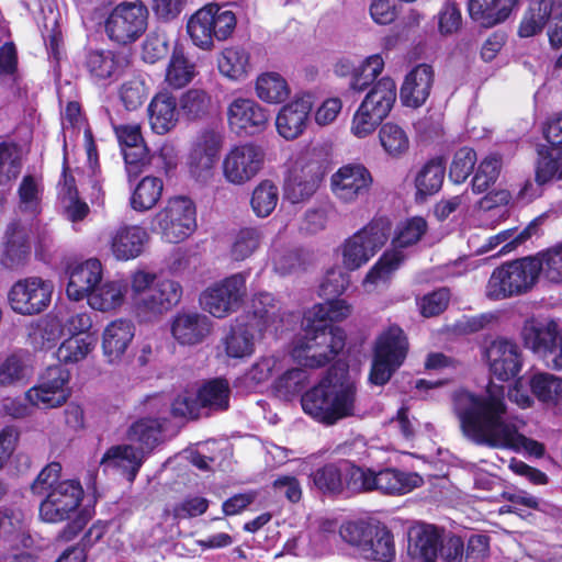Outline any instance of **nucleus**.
<instances>
[{
  "mask_svg": "<svg viewBox=\"0 0 562 562\" xmlns=\"http://www.w3.org/2000/svg\"><path fill=\"white\" fill-rule=\"evenodd\" d=\"M505 397V387L493 383L481 395L457 391L453 409L464 436L476 445L542 457L543 445L519 432L516 420L508 414Z\"/></svg>",
  "mask_w": 562,
  "mask_h": 562,
  "instance_id": "f257e3e1",
  "label": "nucleus"
},
{
  "mask_svg": "<svg viewBox=\"0 0 562 562\" xmlns=\"http://www.w3.org/2000/svg\"><path fill=\"white\" fill-rule=\"evenodd\" d=\"M351 313L345 300H327L315 304L304 315V335L294 341L293 359L306 368L327 364L345 347V331L331 327L329 322H340Z\"/></svg>",
  "mask_w": 562,
  "mask_h": 562,
  "instance_id": "f03ea898",
  "label": "nucleus"
},
{
  "mask_svg": "<svg viewBox=\"0 0 562 562\" xmlns=\"http://www.w3.org/2000/svg\"><path fill=\"white\" fill-rule=\"evenodd\" d=\"M357 385L345 367H333L317 385L302 396L303 411L331 426L357 414Z\"/></svg>",
  "mask_w": 562,
  "mask_h": 562,
  "instance_id": "7ed1b4c3",
  "label": "nucleus"
},
{
  "mask_svg": "<svg viewBox=\"0 0 562 562\" xmlns=\"http://www.w3.org/2000/svg\"><path fill=\"white\" fill-rule=\"evenodd\" d=\"M131 300L137 318L153 322L172 310L182 297V286L171 279L136 270L130 277Z\"/></svg>",
  "mask_w": 562,
  "mask_h": 562,
  "instance_id": "20e7f679",
  "label": "nucleus"
},
{
  "mask_svg": "<svg viewBox=\"0 0 562 562\" xmlns=\"http://www.w3.org/2000/svg\"><path fill=\"white\" fill-rule=\"evenodd\" d=\"M427 231L428 224L422 216H414L400 222L391 240L392 249L385 251L369 270L363 280V286L371 291L372 288L386 285L405 259L402 250L419 243Z\"/></svg>",
  "mask_w": 562,
  "mask_h": 562,
  "instance_id": "39448f33",
  "label": "nucleus"
},
{
  "mask_svg": "<svg viewBox=\"0 0 562 562\" xmlns=\"http://www.w3.org/2000/svg\"><path fill=\"white\" fill-rule=\"evenodd\" d=\"M541 265L533 257L514 260L496 268L486 285V296L503 300L528 292L536 283Z\"/></svg>",
  "mask_w": 562,
  "mask_h": 562,
  "instance_id": "423d86ee",
  "label": "nucleus"
},
{
  "mask_svg": "<svg viewBox=\"0 0 562 562\" xmlns=\"http://www.w3.org/2000/svg\"><path fill=\"white\" fill-rule=\"evenodd\" d=\"M236 27V18L231 10L211 3L195 11L187 23L188 34L193 44L202 49H211L214 40L224 41Z\"/></svg>",
  "mask_w": 562,
  "mask_h": 562,
  "instance_id": "0eeeda50",
  "label": "nucleus"
},
{
  "mask_svg": "<svg viewBox=\"0 0 562 562\" xmlns=\"http://www.w3.org/2000/svg\"><path fill=\"white\" fill-rule=\"evenodd\" d=\"M408 351V341L398 326H390L380 334L374 345L369 374L370 383L386 384L394 372L403 364Z\"/></svg>",
  "mask_w": 562,
  "mask_h": 562,
  "instance_id": "6e6552de",
  "label": "nucleus"
},
{
  "mask_svg": "<svg viewBox=\"0 0 562 562\" xmlns=\"http://www.w3.org/2000/svg\"><path fill=\"white\" fill-rule=\"evenodd\" d=\"M390 233L389 218L379 217L347 238L340 247L344 268L353 271L366 265L384 246Z\"/></svg>",
  "mask_w": 562,
  "mask_h": 562,
  "instance_id": "1a4fd4ad",
  "label": "nucleus"
},
{
  "mask_svg": "<svg viewBox=\"0 0 562 562\" xmlns=\"http://www.w3.org/2000/svg\"><path fill=\"white\" fill-rule=\"evenodd\" d=\"M149 11L144 2L122 1L108 14L104 31L119 45L136 42L147 30Z\"/></svg>",
  "mask_w": 562,
  "mask_h": 562,
  "instance_id": "9d476101",
  "label": "nucleus"
},
{
  "mask_svg": "<svg viewBox=\"0 0 562 562\" xmlns=\"http://www.w3.org/2000/svg\"><path fill=\"white\" fill-rule=\"evenodd\" d=\"M194 203L186 196L168 200L151 221V229L158 231L169 243H179L188 238L196 228Z\"/></svg>",
  "mask_w": 562,
  "mask_h": 562,
  "instance_id": "9b49d317",
  "label": "nucleus"
},
{
  "mask_svg": "<svg viewBox=\"0 0 562 562\" xmlns=\"http://www.w3.org/2000/svg\"><path fill=\"white\" fill-rule=\"evenodd\" d=\"M248 272L234 273L205 289L200 295V305L217 318L236 312L247 296Z\"/></svg>",
  "mask_w": 562,
  "mask_h": 562,
  "instance_id": "f8f14e48",
  "label": "nucleus"
},
{
  "mask_svg": "<svg viewBox=\"0 0 562 562\" xmlns=\"http://www.w3.org/2000/svg\"><path fill=\"white\" fill-rule=\"evenodd\" d=\"M521 338L527 348L541 357L548 367L562 369V335L553 321L525 322Z\"/></svg>",
  "mask_w": 562,
  "mask_h": 562,
  "instance_id": "ddd939ff",
  "label": "nucleus"
},
{
  "mask_svg": "<svg viewBox=\"0 0 562 562\" xmlns=\"http://www.w3.org/2000/svg\"><path fill=\"white\" fill-rule=\"evenodd\" d=\"M222 146L223 136L214 128H203L195 135L187 158L188 171L194 180L206 183L213 178Z\"/></svg>",
  "mask_w": 562,
  "mask_h": 562,
  "instance_id": "4468645a",
  "label": "nucleus"
},
{
  "mask_svg": "<svg viewBox=\"0 0 562 562\" xmlns=\"http://www.w3.org/2000/svg\"><path fill=\"white\" fill-rule=\"evenodd\" d=\"M83 490L76 480H64L45 494L40 504V517L45 522H61L78 510Z\"/></svg>",
  "mask_w": 562,
  "mask_h": 562,
  "instance_id": "2eb2a0df",
  "label": "nucleus"
},
{
  "mask_svg": "<svg viewBox=\"0 0 562 562\" xmlns=\"http://www.w3.org/2000/svg\"><path fill=\"white\" fill-rule=\"evenodd\" d=\"M372 184L373 177L362 164L344 165L330 177L333 195L345 204H352L369 196Z\"/></svg>",
  "mask_w": 562,
  "mask_h": 562,
  "instance_id": "dca6fc26",
  "label": "nucleus"
},
{
  "mask_svg": "<svg viewBox=\"0 0 562 562\" xmlns=\"http://www.w3.org/2000/svg\"><path fill=\"white\" fill-rule=\"evenodd\" d=\"M263 149L252 143L234 146L225 155L222 164L225 180L243 186L255 178L262 168Z\"/></svg>",
  "mask_w": 562,
  "mask_h": 562,
  "instance_id": "f3484780",
  "label": "nucleus"
},
{
  "mask_svg": "<svg viewBox=\"0 0 562 562\" xmlns=\"http://www.w3.org/2000/svg\"><path fill=\"white\" fill-rule=\"evenodd\" d=\"M53 284L38 277L16 281L9 291L11 308L22 315H34L44 311L50 303Z\"/></svg>",
  "mask_w": 562,
  "mask_h": 562,
  "instance_id": "a211bd4d",
  "label": "nucleus"
},
{
  "mask_svg": "<svg viewBox=\"0 0 562 562\" xmlns=\"http://www.w3.org/2000/svg\"><path fill=\"white\" fill-rule=\"evenodd\" d=\"M155 417H143L134 422L126 430V439L145 454L178 432V426L162 416L161 409H150Z\"/></svg>",
  "mask_w": 562,
  "mask_h": 562,
  "instance_id": "6ab92c4d",
  "label": "nucleus"
},
{
  "mask_svg": "<svg viewBox=\"0 0 562 562\" xmlns=\"http://www.w3.org/2000/svg\"><path fill=\"white\" fill-rule=\"evenodd\" d=\"M485 357L491 373L501 381L515 378L524 363L519 346L505 338L493 340L485 349Z\"/></svg>",
  "mask_w": 562,
  "mask_h": 562,
  "instance_id": "aec40b11",
  "label": "nucleus"
},
{
  "mask_svg": "<svg viewBox=\"0 0 562 562\" xmlns=\"http://www.w3.org/2000/svg\"><path fill=\"white\" fill-rule=\"evenodd\" d=\"M228 123L236 133L255 135L262 132L269 122V112L251 99L234 100L227 111Z\"/></svg>",
  "mask_w": 562,
  "mask_h": 562,
  "instance_id": "412c9836",
  "label": "nucleus"
},
{
  "mask_svg": "<svg viewBox=\"0 0 562 562\" xmlns=\"http://www.w3.org/2000/svg\"><path fill=\"white\" fill-rule=\"evenodd\" d=\"M322 179L323 171L318 162H296L285 181L284 195L291 203L304 202L314 195Z\"/></svg>",
  "mask_w": 562,
  "mask_h": 562,
  "instance_id": "4be33fe9",
  "label": "nucleus"
},
{
  "mask_svg": "<svg viewBox=\"0 0 562 562\" xmlns=\"http://www.w3.org/2000/svg\"><path fill=\"white\" fill-rule=\"evenodd\" d=\"M440 529L434 525L419 524L407 532L405 562H435L438 558Z\"/></svg>",
  "mask_w": 562,
  "mask_h": 562,
  "instance_id": "5701e85b",
  "label": "nucleus"
},
{
  "mask_svg": "<svg viewBox=\"0 0 562 562\" xmlns=\"http://www.w3.org/2000/svg\"><path fill=\"white\" fill-rule=\"evenodd\" d=\"M213 323L198 312H179L171 322L172 337L183 346L201 344L212 331Z\"/></svg>",
  "mask_w": 562,
  "mask_h": 562,
  "instance_id": "b1692460",
  "label": "nucleus"
},
{
  "mask_svg": "<svg viewBox=\"0 0 562 562\" xmlns=\"http://www.w3.org/2000/svg\"><path fill=\"white\" fill-rule=\"evenodd\" d=\"M148 239L149 235L145 228L138 225H122L110 233L108 243L117 260H131L140 256Z\"/></svg>",
  "mask_w": 562,
  "mask_h": 562,
  "instance_id": "393cba45",
  "label": "nucleus"
},
{
  "mask_svg": "<svg viewBox=\"0 0 562 562\" xmlns=\"http://www.w3.org/2000/svg\"><path fill=\"white\" fill-rule=\"evenodd\" d=\"M33 228H35L33 224L23 223L22 220L13 221L8 225L4 251L1 258L4 267L15 269L25 263L31 252L29 233Z\"/></svg>",
  "mask_w": 562,
  "mask_h": 562,
  "instance_id": "a878e982",
  "label": "nucleus"
},
{
  "mask_svg": "<svg viewBox=\"0 0 562 562\" xmlns=\"http://www.w3.org/2000/svg\"><path fill=\"white\" fill-rule=\"evenodd\" d=\"M147 454L132 443L116 445L106 450L101 459L104 470L119 471L128 482H133L139 472Z\"/></svg>",
  "mask_w": 562,
  "mask_h": 562,
  "instance_id": "bb28decb",
  "label": "nucleus"
},
{
  "mask_svg": "<svg viewBox=\"0 0 562 562\" xmlns=\"http://www.w3.org/2000/svg\"><path fill=\"white\" fill-rule=\"evenodd\" d=\"M434 83L432 67L420 64L414 67L405 77L401 87V100L404 105L411 108L422 106L430 94Z\"/></svg>",
  "mask_w": 562,
  "mask_h": 562,
  "instance_id": "cd10ccee",
  "label": "nucleus"
},
{
  "mask_svg": "<svg viewBox=\"0 0 562 562\" xmlns=\"http://www.w3.org/2000/svg\"><path fill=\"white\" fill-rule=\"evenodd\" d=\"M311 109L310 98H299L284 105L276 120L279 134L285 139L299 137L305 128Z\"/></svg>",
  "mask_w": 562,
  "mask_h": 562,
  "instance_id": "c85d7f7f",
  "label": "nucleus"
},
{
  "mask_svg": "<svg viewBox=\"0 0 562 562\" xmlns=\"http://www.w3.org/2000/svg\"><path fill=\"white\" fill-rule=\"evenodd\" d=\"M102 279V265L98 259H89L70 270L67 295L74 301L87 297Z\"/></svg>",
  "mask_w": 562,
  "mask_h": 562,
  "instance_id": "c756f323",
  "label": "nucleus"
},
{
  "mask_svg": "<svg viewBox=\"0 0 562 562\" xmlns=\"http://www.w3.org/2000/svg\"><path fill=\"white\" fill-rule=\"evenodd\" d=\"M149 124L158 135H165L178 123L177 99L167 91L157 93L148 105Z\"/></svg>",
  "mask_w": 562,
  "mask_h": 562,
  "instance_id": "7c9ffc66",
  "label": "nucleus"
},
{
  "mask_svg": "<svg viewBox=\"0 0 562 562\" xmlns=\"http://www.w3.org/2000/svg\"><path fill=\"white\" fill-rule=\"evenodd\" d=\"M135 327L131 321L117 319L106 326L103 333V353L110 363L117 362L126 352Z\"/></svg>",
  "mask_w": 562,
  "mask_h": 562,
  "instance_id": "2f4dec72",
  "label": "nucleus"
},
{
  "mask_svg": "<svg viewBox=\"0 0 562 562\" xmlns=\"http://www.w3.org/2000/svg\"><path fill=\"white\" fill-rule=\"evenodd\" d=\"M417 473H406L395 469L374 472L373 490L387 495H403L423 484Z\"/></svg>",
  "mask_w": 562,
  "mask_h": 562,
  "instance_id": "473e14b6",
  "label": "nucleus"
},
{
  "mask_svg": "<svg viewBox=\"0 0 562 562\" xmlns=\"http://www.w3.org/2000/svg\"><path fill=\"white\" fill-rule=\"evenodd\" d=\"M514 0H469L470 16L483 27L504 22L512 13Z\"/></svg>",
  "mask_w": 562,
  "mask_h": 562,
  "instance_id": "72a5a7b5",
  "label": "nucleus"
},
{
  "mask_svg": "<svg viewBox=\"0 0 562 562\" xmlns=\"http://www.w3.org/2000/svg\"><path fill=\"white\" fill-rule=\"evenodd\" d=\"M32 373V358L26 350H16L0 360V385L11 386L23 383Z\"/></svg>",
  "mask_w": 562,
  "mask_h": 562,
  "instance_id": "f704fd0d",
  "label": "nucleus"
},
{
  "mask_svg": "<svg viewBox=\"0 0 562 562\" xmlns=\"http://www.w3.org/2000/svg\"><path fill=\"white\" fill-rule=\"evenodd\" d=\"M396 101V85L393 79L384 77L367 93L361 102L364 109L373 112L376 119L384 120Z\"/></svg>",
  "mask_w": 562,
  "mask_h": 562,
  "instance_id": "c9c22d12",
  "label": "nucleus"
},
{
  "mask_svg": "<svg viewBox=\"0 0 562 562\" xmlns=\"http://www.w3.org/2000/svg\"><path fill=\"white\" fill-rule=\"evenodd\" d=\"M281 304L276 297L267 292L255 294L251 300L250 314L251 325L259 331L282 322Z\"/></svg>",
  "mask_w": 562,
  "mask_h": 562,
  "instance_id": "e433bc0d",
  "label": "nucleus"
},
{
  "mask_svg": "<svg viewBox=\"0 0 562 562\" xmlns=\"http://www.w3.org/2000/svg\"><path fill=\"white\" fill-rule=\"evenodd\" d=\"M395 554L392 532L384 525L375 524L366 548L362 549V559L373 562H393Z\"/></svg>",
  "mask_w": 562,
  "mask_h": 562,
  "instance_id": "4c0bfd02",
  "label": "nucleus"
},
{
  "mask_svg": "<svg viewBox=\"0 0 562 562\" xmlns=\"http://www.w3.org/2000/svg\"><path fill=\"white\" fill-rule=\"evenodd\" d=\"M149 409H161L162 416L169 412L175 418H198L200 405L198 397L190 394H180L172 402L164 395H156L147 401Z\"/></svg>",
  "mask_w": 562,
  "mask_h": 562,
  "instance_id": "58836bf2",
  "label": "nucleus"
},
{
  "mask_svg": "<svg viewBox=\"0 0 562 562\" xmlns=\"http://www.w3.org/2000/svg\"><path fill=\"white\" fill-rule=\"evenodd\" d=\"M115 134L123 147L127 172L132 173L133 168H136L137 162L145 156L140 128L138 125H120L115 127Z\"/></svg>",
  "mask_w": 562,
  "mask_h": 562,
  "instance_id": "ea45409f",
  "label": "nucleus"
},
{
  "mask_svg": "<svg viewBox=\"0 0 562 562\" xmlns=\"http://www.w3.org/2000/svg\"><path fill=\"white\" fill-rule=\"evenodd\" d=\"M19 204L18 211L20 214L24 215L29 224H33L36 229L38 228V223L34 222L37 215L42 212L41 207V187L38 181L32 176H25L19 187Z\"/></svg>",
  "mask_w": 562,
  "mask_h": 562,
  "instance_id": "a19ab883",
  "label": "nucleus"
},
{
  "mask_svg": "<svg viewBox=\"0 0 562 562\" xmlns=\"http://www.w3.org/2000/svg\"><path fill=\"white\" fill-rule=\"evenodd\" d=\"M446 175V162L437 157L427 161L417 172L415 187L417 195L427 196L437 193L443 183Z\"/></svg>",
  "mask_w": 562,
  "mask_h": 562,
  "instance_id": "79ce46f5",
  "label": "nucleus"
},
{
  "mask_svg": "<svg viewBox=\"0 0 562 562\" xmlns=\"http://www.w3.org/2000/svg\"><path fill=\"white\" fill-rule=\"evenodd\" d=\"M125 286L117 281H109L94 286L87 296L88 303L93 310L101 312L112 311L122 305L124 301Z\"/></svg>",
  "mask_w": 562,
  "mask_h": 562,
  "instance_id": "37998d69",
  "label": "nucleus"
},
{
  "mask_svg": "<svg viewBox=\"0 0 562 562\" xmlns=\"http://www.w3.org/2000/svg\"><path fill=\"white\" fill-rule=\"evenodd\" d=\"M280 360L274 356L260 358L247 372L236 380V386L245 392L254 391L258 385L267 382L274 371L281 370Z\"/></svg>",
  "mask_w": 562,
  "mask_h": 562,
  "instance_id": "c03bdc74",
  "label": "nucleus"
},
{
  "mask_svg": "<svg viewBox=\"0 0 562 562\" xmlns=\"http://www.w3.org/2000/svg\"><path fill=\"white\" fill-rule=\"evenodd\" d=\"M229 384L224 379H214L206 382L198 392L200 408L212 412L226 411L229 406Z\"/></svg>",
  "mask_w": 562,
  "mask_h": 562,
  "instance_id": "a18cd8bd",
  "label": "nucleus"
},
{
  "mask_svg": "<svg viewBox=\"0 0 562 562\" xmlns=\"http://www.w3.org/2000/svg\"><path fill=\"white\" fill-rule=\"evenodd\" d=\"M250 56L241 47H227L218 58V69L222 75L233 80H243L251 69Z\"/></svg>",
  "mask_w": 562,
  "mask_h": 562,
  "instance_id": "49530a36",
  "label": "nucleus"
},
{
  "mask_svg": "<svg viewBox=\"0 0 562 562\" xmlns=\"http://www.w3.org/2000/svg\"><path fill=\"white\" fill-rule=\"evenodd\" d=\"M551 1L539 0L529 5L518 27L520 37H531L543 31L550 20Z\"/></svg>",
  "mask_w": 562,
  "mask_h": 562,
  "instance_id": "de8ad7c7",
  "label": "nucleus"
},
{
  "mask_svg": "<svg viewBox=\"0 0 562 562\" xmlns=\"http://www.w3.org/2000/svg\"><path fill=\"white\" fill-rule=\"evenodd\" d=\"M164 189L162 180L158 177H144L133 191L131 206L138 212L153 209L160 200Z\"/></svg>",
  "mask_w": 562,
  "mask_h": 562,
  "instance_id": "09e8293b",
  "label": "nucleus"
},
{
  "mask_svg": "<svg viewBox=\"0 0 562 562\" xmlns=\"http://www.w3.org/2000/svg\"><path fill=\"white\" fill-rule=\"evenodd\" d=\"M311 482L323 494L336 495L341 493L344 488L342 461L328 463L316 469L311 474Z\"/></svg>",
  "mask_w": 562,
  "mask_h": 562,
  "instance_id": "8fccbe9b",
  "label": "nucleus"
},
{
  "mask_svg": "<svg viewBox=\"0 0 562 562\" xmlns=\"http://www.w3.org/2000/svg\"><path fill=\"white\" fill-rule=\"evenodd\" d=\"M256 93L258 98L268 103H280L289 93L286 81L278 72H266L257 78Z\"/></svg>",
  "mask_w": 562,
  "mask_h": 562,
  "instance_id": "3c124183",
  "label": "nucleus"
},
{
  "mask_svg": "<svg viewBox=\"0 0 562 562\" xmlns=\"http://www.w3.org/2000/svg\"><path fill=\"white\" fill-rule=\"evenodd\" d=\"M533 395L547 404H557L562 398V378L547 372L536 373L530 379Z\"/></svg>",
  "mask_w": 562,
  "mask_h": 562,
  "instance_id": "603ef678",
  "label": "nucleus"
},
{
  "mask_svg": "<svg viewBox=\"0 0 562 562\" xmlns=\"http://www.w3.org/2000/svg\"><path fill=\"white\" fill-rule=\"evenodd\" d=\"M554 179H562V149L560 147L540 149L536 180L539 184H544Z\"/></svg>",
  "mask_w": 562,
  "mask_h": 562,
  "instance_id": "864d4df0",
  "label": "nucleus"
},
{
  "mask_svg": "<svg viewBox=\"0 0 562 562\" xmlns=\"http://www.w3.org/2000/svg\"><path fill=\"white\" fill-rule=\"evenodd\" d=\"M278 201V187L270 180H263L254 189L250 204L258 217H267L274 211Z\"/></svg>",
  "mask_w": 562,
  "mask_h": 562,
  "instance_id": "5fc2aeb1",
  "label": "nucleus"
},
{
  "mask_svg": "<svg viewBox=\"0 0 562 562\" xmlns=\"http://www.w3.org/2000/svg\"><path fill=\"white\" fill-rule=\"evenodd\" d=\"M380 144L392 157L404 155L409 147V139L406 132L397 124L385 123L379 131Z\"/></svg>",
  "mask_w": 562,
  "mask_h": 562,
  "instance_id": "6e6d98bb",
  "label": "nucleus"
},
{
  "mask_svg": "<svg viewBox=\"0 0 562 562\" xmlns=\"http://www.w3.org/2000/svg\"><path fill=\"white\" fill-rule=\"evenodd\" d=\"M194 75V65L186 58L180 49L175 48L166 72L168 85L180 89L187 86Z\"/></svg>",
  "mask_w": 562,
  "mask_h": 562,
  "instance_id": "4d7b16f0",
  "label": "nucleus"
},
{
  "mask_svg": "<svg viewBox=\"0 0 562 562\" xmlns=\"http://www.w3.org/2000/svg\"><path fill=\"white\" fill-rule=\"evenodd\" d=\"M0 536L11 543L21 542L27 546L25 540L23 515L20 510L9 507L0 508Z\"/></svg>",
  "mask_w": 562,
  "mask_h": 562,
  "instance_id": "13d9d810",
  "label": "nucleus"
},
{
  "mask_svg": "<svg viewBox=\"0 0 562 562\" xmlns=\"http://www.w3.org/2000/svg\"><path fill=\"white\" fill-rule=\"evenodd\" d=\"M542 221V217H539L531 222L524 231L517 233L513 231H504L493 237H490L488 244L482 247V251H488L494 249L499 244L505 243L501 252H508L515 249L518 245H521L527 239H529L533 234L537 233L539 222Z\"/></svg>",
  "mask_w": 562,
  "mask_h": 562,
  "instance_id": "bf43d9fd",
  "label": "nucleus"
},
{
  "mask_svg": "<svg viewBox=\"0 0 562 562\" xmlns=\"http://www.w3.org/2000/svg\"><path fill=\"white\" fill-rule=\"evenodd\" d=\"M94 348L90 337L71 336L64 340L56 351L57 359L64 363H76L83 360Z\"/></svg>",
  "mask_w": 562,
  "mask_h": 562,
  "instance_id": "052dcab7",
  "label": "nucleus"
},
{
  "mask_svg": "<svg viewBox=\"0 0 562 562\" xmlns=\"http://www.w3.org/2000/svg\"><path fill=\"white\" fill-rule=\"evenodd\" d=\"M262 234L258 228L245 227L237 232L234 237L231 256L236 261L250 257L260 246Z\"/></svg>",
  "mask_w": 562,
  "mask_h": 562,
  "instance_id": "680f3d73",
  "label": "nucleus"
},
{
  "mask_svg": "<svg viewBox=\"0 0 562 562\" xmlns=\"http://www.w3.org/2000/svg\"><path fill=\"white\" fill-rule=\"evenodd\" d=\"M541 265L540 272L551 283L562 284V241L533 257Z\"/></svg>",
  "mask_w": 562,
  "mask_h": 562,
  "instance_id": "e2e57ef3",
  "label": "nucleus"
},
{
  "mask_svg": "<svg viewBox=\"0 0 562 562\" xmlns=\"http://www.w3.org/2000/svg\"><path fill=\"white\" fill-rule=\"evenodd\" d=\"M503 160L498 154L486 156L479 165L477 171L472 180L473 191L482 193L491 184H494L499 176Z\"/></svg>",
  "mask_w": 562,
  "mask_h": 562,
  "instance_id": "0e129e2a",
  "label": "nucleus"
},
{
  "mask_svg": "<svg viewBox=\"0 0 562 562\" xmlns=\"http://www.w3.org/2000/svg\"><path fill=\"white\" fill-rule=\"evenodd\" d=\"M224 342L226 355L231 358H244L254 352V335L245 326L233 327Z\"/></svg>",
  "mask_w": 562,
  "mask_h": 562,
  "instance_id": "69168bd1",
  "label": "nucleus"
},
{
  "mask_svg": "<svg viewBox=\"0 0 562 562\" xmlns=\"http://www.w3.org/2000/svg\"><path fill=\"white\" fill-rule=\"evenodd\" d=\"M384 61L380 55L370 56L366 63L352 71L349 87L355 92H362L382 72Z\"/></svg>",
  "mask_w": 562,
  "mask_h": 562,
  "instance_id": "338daca9",
  "label": "nucleus"
},
{
  "mask_svg": "<svg viewBox=\"0 0 562 562\" xmlns=\"http://www.w3.org/2000/svg\"><path fill=\"white\" fill-rule=\"evenodd\" d=\"M308 260L307 254L302 249H282L273 256L274 270L282 274H290L304 270Z\"/></svg>",
  "mask_w": 562,
  "mask_h": 562,
  "instance_id": "774afa93",
  "label": "nucleus"
}]
</instances>
